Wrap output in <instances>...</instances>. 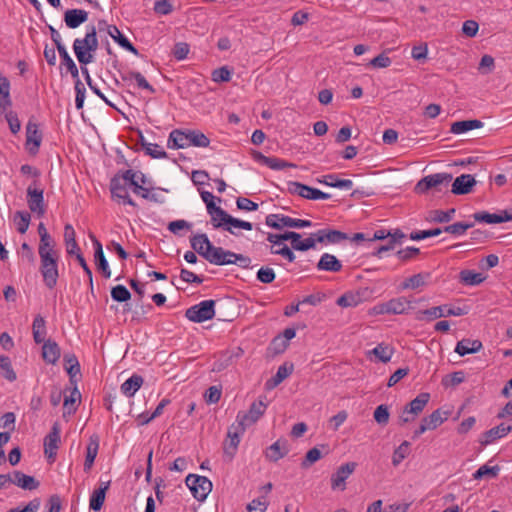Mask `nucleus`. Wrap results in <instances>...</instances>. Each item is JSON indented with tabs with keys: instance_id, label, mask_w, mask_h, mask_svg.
Masks as SVG:
<instances>
[{
	"instance_id": "1",
	"label": "nucleus",
	"mask_w": 512,
	"mask_h": 512,
	"mask_svg": "<svg viewBox=\"0 0 512 512\" xmlns=\"http://www.w3.org/2000/svg\"><path fill=\"white\" fill-rule=\"evenodd\" d=\"M97 31L94 25L87 27L85 37L77 38L73 43V50L77 60L82 65H87L93 61L92 53L98 49Z\"/></svg>"
},
{
	"instance_id": "2",
	"label": "nucleus",
	"mask_w": 512,
	"mask_h": 512,
	"mask_svg": "<svg viewBox=\"0 0 512 512\" xmlns=\"http://www.w3.org/2000/svg\"><path fill=\"white\" fill-rule=\"evenodd\" d=\"M452 180L453 176L451 173L441 172L430 174L417 182L414 191L417 194H426L431 190L434 193H441L447 191Z\"/></svg>"
},
{
	"instance_id": "3",
	"label": "nucleus",
	"mask_w": 512,
	"mask_h": 512,
	"mask_svg": "<svg viewBox=\"0 0 512 512\" xmlns=\"http://www.w3.org/2000/svg\"><path fill=\"white\" fill-rule=\"evenodd\" d=\"M466 314L465 309L461 307H449L448 305H440L431 307L426 310H420L416 313L415 318L418 321H433L441 317L463 316Z\"/></svg>"
},
{
	"instance_id": "4",
	"label": "nucleus",
	"mask_w": 512,
	"mask_h": 512,
	"mask_svg": "<svg viewBox=\"0 0 512 512\" xmlns=\"http://www.w3.org/2000/svg\"><path fill=\"white\" fill-rule=\"evenodd\" d=\"M185 483L190 489L193 497L198 501H204L212 491V482L205 476L189 474Z\"/></svg>"
},
{
	"instance_id": "5",
	"label": "nucleus",
	"mask_w": 512,
	"mask_h": 512,
	"mask_svg": "<svg viewBox=\"0 0 512 512\" xmlns=\"http://www.w3.org/2000/svg\"><path fill=\"white\" fill-rule=\"evenodd\" d=\"M265 224L273 229L282 230L284 227L304 228L310 227V220L295 219L283 214H269L265 218Z\"/></svg>"
},
{
	"instance_id": "6",
	"label": "nucleus",
	"mask_w": 512,
	"mask_h": 512,
	"mask_svg": "<svg viewBox=\"0 0 512 512\" xmlns=\"http://www.w3.org/2000/svg\"><path fill=\"white\" fill-rule=\"evenodd\" d=\"M215 301L204 300L186 310L185 316L192 322L202 323L215 316Z\"/></svg>"
},
{
	"instance_id": "7",
	"label": "nucleus",
	"mask_w": 512,
	"mask_h": 512,
	"mask_svg": "<svg viewBox=\"0 0 512 512\" xmlns=\"http://www.w3.org/2000/svg\"><path fill=\"white\" fill-rule=\"evenodd\" d=\"M59 257L44 256L40 258V272L43 277V282L49 289H53L57 285L59 278L58 271Z\"/></svg>"
},
{
	"instance_id": "8",
	"label": "nucleus",
	"mask_w": 512,
	"mask_h": 512,
	"mask_svg": "<svg viewBox=\"0 0 512 512\" xmlns=\"http://www.w3.org/2000/svg\"><path fill=\"white\" fill-rule=\"evenodd\" d=\"M267 408V404L260 398L257 401H254L248 412H239L236 417V422L242 424L245 428L256 423L261 416L265 413Z\"/></svg>"
},
{
	"instance_id": "9",
	"label": "nucleus",
	"mask_w": 512,
	"mask_h": 512,
	"mask_svg": "<svg viewBox=\"0 0 512 512\" xmlns=\"http://www.w3.org/2000/svg\"><path fill=\"white\" fill-rule=\"evenodd\" d=\"M245 430L246 428L236 421L228 428L227 438L223 443V450L224 454L229 456V459L234 457Z\"/></svg>"
},
{
	"instance_id": "10",
	"label": "nucleus",
	"mask_w": 512,
	"mask_h": 512,
	"mask_svg": "<svg viewBox=\"0 0 512 512\" xmlns=\"http://www.w3.org/2000/svg\"><path fill=\"white\" fill-rule=\"evenodd\" d=\"M129 183H123L119 178H115L114 176L110 180V192L111 196L118 203H123L124 205H130L132 207H137L135 201L130 197L128 193Z\"/></svg>"
},
{
	"instance_id": "11",
	"label": "nucleus",
	"mask_w": 512,
	"mask_h": 512,
	"mask_svg": "<svg viewBox=\"0 0 512 512\" xmlns=\"http://www.w3.org/2000/svg\"><path fill=\"white\" fill-rule=\"evenodd\" d=\"M357 464L355 462H348L341 465L335 473L331 476V488L333 490L339 489L341 491L346 488V479L355 471Z\"/></svg>"
},
{
	"instance_id": "12",
	"label": "nucleus",
	"mask_w": 512,
	"mask_h": 512,
	"mask_svg": "<svg viewBox=\"0 0 512 512\" xmlns=\"http://www.w3.org/2000/svg\"><path fill=\"white\" fill-rule=\"evenodd\" d=\"M43 189L37 188L34 184H31L27 188V203L29 209L42 216L45 213L44 209V197Z\"/></svg>"
},
{
	"instance_id": "13",
	"label": "nucleus",
	"mask_w": 512,
	"mask_h": 512,
	"mask_svg": "<svg viewBox=\"0 0 512 512\" xmlns=\"http://www.w3.org/2000/svg\"><path fill=\"white\" fill-rule=\"evenodd\" d=\"M59 443H60V428H59L58 423H54L51 428V431L44 438V454L46 455V457L49 460H51V461L55 460L57 450L59 447Z\"/></svg>"
},
{
	"instance_id": "14",
	"label": "nucleus",
	"mask_w": 512,
	"mask_h": 512,
	"mask_svg": "<svg viewBox=\"0 0 512 512\" xmlns=\"http://www.w3.org/2000/svg\"><path fill=\"white\" fill-rule=\"evenodd\" d=\"M42 141V133L39 130L38 124L29 120L26 126V146L30 154L35 155L39 151Z\"/></svg>"
},
{
	"instance_id": "15",
	"label": "nucleus",
	"mask_w": 512,
	"mask_h": 512,
	"mask_svg": "<svg viewBox=\"0 0 512 512\" xmlns=\"http://www.w3.org/2000/svg\"><path fill=\"white\" fill-rule=\"evenodd\" d=\"M476 185V180L471 174H462L453 181L451 192L455 195H466Z\"/></svg>"
},
{
	"instance_id": "16",
	"label": "nucleus",
	"mask_w": 512,
	"mask_h": 512,
	"mask_svg": "<svg viewBox=\"0 0 512 512\" xmlns=\"http://www.w3.org/2000/svg\"><path fill=\"white\" fill-rule=\"evenodd\" d=\"M473 218L477 222H483L487 224H499L511 221V217H509L508 210H503L499 214L489 213L487 211L476 212L473 214Z\"/></svg>"
},
{
	"instance_id": "17",
	"label": "nucleus",
	"mask_w": 512,
	"mask_h": 512,
	"mask_svg": "<svg viewBox=\"0 0 512 512\" xmlns=\"http://www.w3.org/2000/svg\"><path fill=\"white\" fill-rule=\"evenodd\" d=\"M90 238L93 242L94 249H95L94 257H95L97 268H98V270H100L102 272V274L105 278H110L111 271L109 269L108 262L104 256L102 244L94 235L90 234Z\"/></svg>"
},
{
	"instance_id": "18",
	"label": "nucleus",
	"mask_w": 512,
	"mask_h": 512,
	"mask_svg": "<svg viewBox=\"0 0 512 512\" xmlns=\"http://www.w3.org/2000/svg\"><path fill=\"white\" fill-rule=\"evenodd\" d=\"M88 19V12L83 9H68L64 13V22L70 29H76Z\"/></svg>"
},
{
	"instance_id": "19",
	"label": "nucleus",
	"mask_w": 512,
	"mask_h": 512,
	"mask_svg": "<svg viewBox=\"0 0 512 512\" xmlns=\"http://www.w3.org/2000/svg\"><path fill=\"white\" fill-rule=\"evenodd\" d=\"M188 130L174 129L170 132L167 147L169 149H183L189 147Z\"/></svg>"
},
{
	"instance_id": "20",
	"label": "nucleus",
	"mask_w": 512,
	"mask_h": 512,
	"mask_svg": "<svg viewBox=\"0 0 512 512\" xmlns=\"http://www.w3.org/2000/svg\"><path fill=\"white\" fill-rule=\"evenodd\" d=\"M11 483L29 491L36 490L40 485L39 481L36 480L33 476L26 475L23 472L17 470L13 471L11 474Z\"/></svg>"
},
{
	"instance_id": "21",
	"label": "nucleus",
	"mask_w": 512,
	"mask_h": 512,
	"mask_svg": "<svg viewBox=\"0 0 512 512\" xmlns=\"http://www.w3.org/2000/svg\"><path fill=\"white\" fill-rule=\"evenodd\" d=\"M289 452L287 441L277 440L265 451V457L271 462H277Z\"/></svg>"
},
{
	"instance_id": "22",
	"label": "nucleus",
	"mask_w": 512,
	"mask_h": 512,
	"mask_svg": "<svg viewBox=\"0 0 512 512\" xmlns=\"http://www.w3.org/2000/svg\"><path fill=\"white\" fill-rule=\"evenodd\" d=\"M287 185L289 193L298 195L305 199L316 200L318 189L296 181H290Z\"/></svg>"
},
{
	"instance_id": "23",
	"label": "nucleus",
	"mask_w": 512,
	"mask_h": 512,
	"mask_svg": "<svg viewBox=\"0 0 512 512\" xmlns=\"http://www.w3.org/2000/svg\"><path fill=\"white\" fill-rule=\"evenodd\" d=\"M254 159L272 170H281L286 167H296V165L293 163H289L277 157H268L260 152H256L254 154Z\"/></svg>"
},
{
	"instance_id": "24",
	"label": "nucleus",
	"mask_w": 512,
	"mask_h": 512,
	"mask_svg": "<svg viewBox=\"0 0 512 512\" xmlns=\"http://www.w3.org/2000/svg\"><path fill=\"white\" fill-rule=\"evenodd\" d=\"M316 267L319 271L339 272L342 270L343 266L341 261L338 260L336 256L329 253H324L320 257Z\"/></svg>"
},
{
	"instance_id": "25",
	"label": "nucleus",
	"mask_w": 512,
	"mask_h": 512,
	"mask_svg": "<svg viewBox=\"0 0 512 512\" xmlns=\"http://www.w3.org/2000/svg\"><path fill=\"white\" fill-rule=\"evenodd\" d=\"M511 430H512V426H509V425L506 426L505 424L502 423V424L486 431L483 434L480 443L482 445L486 446V445L492 443L493 441H495L496 439L505 437L509 432H511Z\"/></svg>"
},
{
	"instance_id": "26",
	"label": "nucleus",
	"mask_w": 512,
	"mask_h": 512,
	"mask_svg": "<svg viewBox=\"0 0 512 512\" xmlns=\"http://www.w3.org/2000/svg\"><path fill=\"white\" fill-rule=\"evenodd\" d=\"M107 33L122 48L133 53L134 55L139 54V52L135 48V46L120 32V30L117 28V26H115V25L108 26Z\"/></svg>"
},
{
	"instance_id": "27",
	"label": "nucleus",
	"mask_w": 512,
	"mask_h": 512,
	"mask_svg": "<svg viewBox=\"0 0 512 512\" xmlns=\"http://www.w3.org/2000/svg\"><path fill=\"white\" fill-rule=\"evenodd\" d=\"M204 258L211 264L223 266L229 265L231 259L225 258V250L222 247H215L211 244L208 250H205Z\"/></svg>"
},
{
	"instance_id": "28",
	"label": "nucleus",
	"mask_w": 512,
	"mask_h": 512,
	"mask_svg": "<svg viewBox=\"0 0 512 512\" xmlns=\"http://www.w3.org/2000/svg\"><path fill=\"white\" fill-rule=\"evenodd\" d=\"M109 487L110 481L101 482L100 487L93 491L90 497V509L94 511L101 510L105 501L106 491L109 489Z\"/></svg>"
},
{
	"instance_id": "29",
	"label": "nucleus",
	"mask_w": 512,
	"mask_h": 512,
	"mask_svg": "<svg viewBox=\"0 0 512 512\" xmlns=\"http://www.w3.org/2000/svg\"><path fill=\"white\" fill-rule=\"evenodd\" d=\"M42 356L43 359L50 364H55L60 358V347L55 341L48 339L43 342Z\"/></svg>"
},
{
	"instance_id": "30",
	"label": "nucleus",
	"mask_w": 512,
	"mask_h": 512,
	"mask_svg": "<svg viewBox=\"0 0 512 512\" xmlns=\"http://www.w3.org/2000/svg\"><path fill=\"white\" fill-rule=\"evenodd\" d=\"M99 449V438L96 435H93L89 439V443L86 448V457L84 462V470L89 471L95 461V458L98 454Z\"/></svg>"
},
{
	"instance_id": "31",
	"label": "nucleus",
	"mask_w": 512,
	"mask_h": 512,
	"mask_svg": "<svg viewBox=\"0 0 512 512\" xmlns=\"http://www.w3.org/2000/svg\"><path fill=\"white\" fill-rule=\"evenodd\" d=\"M482 348V342L479 340L472 339H462L459 341L455 347V352L460 356H464L466 354H472L480 351Z\"/></svg>"
},
{
	"instance_id": "32",
	"label": "nucleus",
	"mask_w": 512,
	"mask_h": 512,
	"mask_svg": "<svg viewBox=\"0 0 512 512\" xmlns=\"http://www.w3.org/2000/svg\"><path fill=\"white\" fill-rule=\"evenodd\" d=\"M388 302L389 314L399 315L411 308L412 301L404 296L390 299Z\"/></svg>"
},
{
	"instance_id": "33",
	"label": "nucleus",
	"mask_w": 512,
	"mask_h": 512,
	"mask_svg": "<svg viewBox=\"0 0 512 512\" xmlns=\"http://www.w3.org/2000/svg\"><path fill=\"white\" fill-rule=\"evenodd\" d=\"M121 79L124 82H131L135 80L138 88L148 90L150 93H155V89L149 84L145 77L138 71H127L121 74Z\"/></svg>"
},
{
	"instance_id": "34",
	"label": "nucleus",
	"mask_w": 512,
	"mask_h": 512,
	"mask_svg": "<svg viewBox=\"0 0 512 512\" xmlns=\"http://www.w3.org/2000/svg\"><path fill=\"white\" fill-rule=\"evenodd\" d=\"M483 127V122L477 119L463 120L452 123L450 132L453 134H462L467 131Z\"/></svg>"
},
{
	"instance_id": "35",
	"label": "nucleus",
	"mask_w": 512,
	"mask_h": 512,
	"mask_svg": "<svg viewBox=\"0 0 512 512\" xmlns=\"http://www.w3.org/2000/svg\"><path fill=\"white\" fill-rule=\"evenodd\" d=\"M318 182L339 189L349 190L353 187V182L350 179H338L336 174L325 175Z\"/></svg>"
},
{
	"instance_id": "36",
	"label": "nucleus",
	"mask_w": 512,
	"mask_h": 512,
	"mask_svg": "<svg viewBox=\"0 0 512 512\" xmlns=\"http://www.w3.org/2000/svg\"><path fill=\"white\" fill-rule=\"evenodd\" d=\"M142 384V376L133 374L121 385V392L127 397H132L140 389Z\"/></svg>"
},
{
	"instance_id": "37",
	"label": "nucleus",
	"mask_w": 512,
	"mask_h": 512,
	"mask_svg": "<svg viewBox=\"0 0 512 512\" xmlns=\"http://www.w3.org/2000/svg\"><path fill=\"white\" fill-rule=\"evenodd\" d=\"M293 372V364H283L278 367L276 374L266 382L268 388H274L289 377Z\"/></svg>"
},
{
	"instance_id": "38",
	"label": "nucleus",
	"mask_w": 512,
	"mask_h": 512,
	"mask_svg": "<svg viewBox=\"0 0 512 512\" xmlns=\"http://www.w3.org/2000/svg\"><path fill=\"white\" fill-rule=\"evenodd\" d=\"M190 244L192 249L204 258L205 250H208L212 243L208 236L202 233L191 237Z\"/></svg>"
},
{
	"instance_id": "39",
	"label": "nucleus",
	"mask_w": 512,
	"mask_h": 512,
	"mask_svg": "<svg viewBox=\"0 0 512 512\" xmlns=\"http://www.w3.org/2000/svg\"><path fill=\"white\" fill-rule=\"evenodd\" d=\"M57 50L61 58V65L66 67L67 71L71 74L73 78H79L78 68L73 59L68 54L65 46H59Z\"/></svg>"
},
{
	"instance_id": "40",
	"label": "nucleus",
	"mask_w": 512,
	"mask_h": 512,
	"mask_svg": "<svg viewBox=\"0 0 512 512\" xmlns=\"http://www.w3.org/2000/svg\"><path fill=\"white\" fill-rule=\"evenodd\" d=\"M32 332L34 341L37 344H40L45 341L46 336V322L45 319L41 315H37L34 318L32 324Z\"/></svg>"
},
{
	"instance_id": "41",
	"label": "nucleus",
	"mask_w": 512,
	"mask_h": 512,
	"mask_svg": "<svg viewBox=\"0 0 512 512\" xmlns=\"http://www.w3.org/2000/svg\"><path fill=\"white\" fill-rule=\"evenodd\" d=\"M449 412H442L441 409L433 411L429 416L424 417L422 420L425 422L430 430L436 429L444 421L448 419Z\"/></svg>"
},
{
	"instance_id": "42",
	"label": "nucleus",
	"mask_w": 512,
	"mask_h": 512,
	"mask_svg": "<svg viewBox=\"0 0 512 512\" xmlns=\"http://www.w3.org/2000/svg\"><path fill=\"white\" fill-rule=\"evenodd\" d=\"M430 400V394L427 392L420 393L416 398L410 401L406 406L412 414L418 416L425 408Z\"/></svg>"
},
{
	"instance_id": "43",
	"label": "nucleus",
	"mask_w": 512,
	"mask_h": 512,
	"mask_svg": "<svg viewBox=\"0 0 512 512\" xmlns=\"http://www.w3.org/2000/svg\"><path fill=\"white\" fill-rule=\"evenodd\" d=\"M429 278V274L418 273L411 277L406 278L401 283V289H418L426 285V279Z\"/></svg>"
},
{
	"instance_id": "44",
	"label": "nucleus",
	"mask_w": 512,
	"mask_h": 512,
	"mask_svg": "<svg viewBox=\"0 0 512 512\" xmlns=\"http://www.w3.org/2000/svg\"><path fill=\"white\" fill-rule=\"evenodd\" d=\"M486 279L482 273H477L472 270H462L460 272V280L465 285H479Z\"/></svg>"
},
{
	"instance_id": "45",
	"label": "nucleus",
	"mask_w": 512,
	"mask_h": 512,
	"mask_svg": "<svg viewBox=\"0 0 512 512\" xmlns=\"http://www.w3.org/2000/svg\"><path fill=\"white\" fill-rule=\"evenodd\" d=\"M0 370L1 375L9 382H14L17 379L11 360L6 355H0Z\"/></svg>"
},
{
	"instance_id": "46",
	"label": "nucleus",
	"mask_w": 512,
	"mask_h": 512,
	"mask_svg": "<svg viewBox=\"0 0 512 512\" xmlns=\"http://www.w3.org/2000/svg\"><path fill=\"white\" fill-rule=\"evenodd\" d=\"M141 146L145 149L146 154L155 159H163L167 157L166 151H164L158 144L148 143L144 137L140 135Z\"/></svg>"
},
{
	"instance_id": "47",
	"label": "nucleus",
	"mask_w": 512,
	"mask_h": 512,
	"mask_svg": "<svg viewBox=\"0 0 512 512\" xmlns=\"http://www.w3.org/2000/svg\"><path fill=\"white\" fill-rule=\"evenodd\" d=\"M189 146L195 147H208L210 144V139L202 133L200 130H189Z\"/></svg>"
},
{
	"instance_id": "48",
	"label": "nucleus",
	"mask_w": 512,
	"mask_h": 512,
	"mask_svg": "<svg viewBox=\"0 0 512 512\" xmlns=\"http://www.w3.org/2000/svg\"><path fill=\"white\" fill-rule=\"evenodd\" d=\"M410 453V443L403 441L393 452L392 464L398 466Z\"/></svg>"
},
{
	"instance_id": "49",
	"label": "nucleus",
	"mask_w": 512,
	"mask_h": 512,
	"mask_svg": "<svg viewBox=\"0 0 512 512\" xmlns=\"http://www.w3.org/2000/svg\"><path fill=\"white\" fill-rule=\"evenodd\" d=\"M269 252L272 255H279L282 256L285 260H287L290 263H293L296 259V255L294 254L291 247L287 246L286 244H282L281 246H270Z\"/></svg>"
},
{
	"instance_id": "50",
	"label": "nucleus",
	"mask_w": 512,
	"mask_h": 512,
	"mask_svg": "<svg viewBox=\"0 0 512 512\" xmlns=\"http://www.w3.org/2000/svg\"><path fill=\"white\" fill-rule=\"evenodd\" d=\"M361 302V297L358 293H345L340 296L336 303L343 308L356 307Z\"/></svg>"
},
{
	"instance_id": "51",
	"label": "nucleus",
	"mask_w": 512,
	"mask_h": 512,
	"mask_svg": "<svg viewBox=\"0 0 512 512\" xmlns=\"http://www.w3.org/2000/svg\"><path fill=\"white\" fill-rule=\"evenodd\" d=\"M10 83L6 77H0V107L6 108L11 105Z\"/></svg>"
},
{
	"instance_id": "52",
	"label": "nucleus",
	"mask_w": 512,
	"mask_h": 512,
	"mask_svg": "<svg viewBox=\"0 0 512 512\" xmlns=\"http://www.w3.org/2000/svg\"><path fill=\"white\" fill-rule=\"evenodd\" d=\"M371 353L373 355H375V357L383 362V363H387L391 360V357L393 355V349L390 348L389 346L387 345H384L383 343L381 344H378L372 351Z\"/></svg>"
},
{
	"instance_id": "53",
	"label": "nucleus",
	"mask_w": 512,
	"mask_h": 512,
	"mask_svg": "<svg viewBox=\"0 0 512 512\" xmlns=\"http://www.w3.org/2000/svg\"><path fill=\"white\" fill-rule=\"evenodd\" d=\"M232 228H241V229L250 231V230H252L253 225H252V223H250L248 221L240 220L238 218H234V217L230 216L228 218L226 226H224L223 229L228 231L231 234H235V232L233 231Z\"/></svg>"
},
{
	"instance_id": "54",
	"label": "nucleus",
	"mask_w": 512,
	"mask_h": 512,
	"mask_svg": "<svg viewBox=\"0 0 512 512\" xmlns=\"http://www.w3.org/2000/svg\"><path fill=\"white\" fill-rule=\"evenodd\" d=\"M31 216L27 211H17L15 213V221L17 225V231L24 234L29 227Z\"/></svg>"
},
{
	"instance_id": "55",
	"label": "nucleus",
	"mask_w": 512,
	"mask_h": 512,
	"mask_svg": "<svg viewBox=\"0 0 512 512\" xmlns=\"http://www.w3.org/2000/svg\"><path fill=\"white\" fill-rule=\"evenodd\" d=\"M111 298L116 302H127L131 293L124 285L119 284L111 289Z\"/></svg>"
},
{
	"instance_id": "56",
	"label": "nucleus",
	"mask_w": 512,
	"mask_h": 512,
	"mask_svg": "<svg viewBox=\"0 0 512 512\" xmlns=\"http://www.w3.org/2000/svg\"><path fill=\"white\" fill-rule=\"evenodd\" d=\"M474 223L472 222H456L446 226L442 231L453 234L463 235L468 229L472 228Z\"/></svg>"
},
{
	"instance_id": "57",
	"label": "nucleus",
	"mask_w": 512,
	"mask_h": 512,
	"mask_svg": "<svg viewBox=\"0 0 512 512\" xmlns=\"http://www.w3.org/2000/svg\"><path fill=\"white\" fill-rule=\"evenodd\" d=\"M256 278L259 282H261L263 284H270L275 280L276 274L271 267L262 266L257 271Z\"/></svg>"
},
{
	"instance_id": "58",
	"label": "nucleus",
	"mask_w": 512,
	"mask_h": 512,
	"mask_svg": "<svg viewBox=\"0 0 512 512\" xmlns=\"http://www.w3.org/2000/svg\"><path fill=\"white\" fill-rule=\"evenodd\" d=\"M373 417H374V420L381 426H385L388 424L389 422V417H390V413H389V408L387 405L385 404H381L379 405L375 411H374V414H373Z\"/></svg>"
},
{
	"instance_id": "59",
	"label": "nucleus",
	"mask_w": 512,
	"mask_h": 512,
	"mask_svg": "<svg viewBox=\"0 0 512 512\" xmlns=\"http://www.w3.org/2000/svg\"><path fill=\"white\" fill-rule=\"evenodd\" d=\"M500 468L498 465L493 467H489L488 465H482L476 472L473 474L474 479L479 480L484 476H489L491 478H495L498 476Z\"/></svg>"
},
{
	"instance_id": "60",
	"label": "nucleus",
	"mask_w": 512,
	"mask_h": 512,
	"mask_svg": "<svg viewBox=\"0 0 512 512\" xmlns=\"http://www.w3.org/2000/svg\"><path fill=\"white\" fill-rule=\"evenodd\" d=\"M230 216V214H228L225 210H223L220 207L218 208L214 216H211V223L214 228H223L224 226H226V223Z\"/></svg>"
},
{
	"instance_id": "61",
	"label": "nucleus",
	"mask_w": 512,
	"mask_h": 512,
	"mask_svg": "<svg viewBox=\"0 0 512 512\" xmlns=\"http://www.w3.org/2000/svg\"><path fill=\"white\" fill-rule=\"evenodd\" d=\"M322 456L323 455H322V452L320 451V449L317 447H314L306 453L305 459L302 461L301 466L303 468H308L312 464H314L315 462L320 460L322 458Z\"/></svg>"
},
{
	"instance_id": "62",
	"label": "nucleus",
	"mask_w": 512,
	"mask_h": 512,
	"mask_svg": "<svg viewBox=\"0 0 512 512\" xmlns=\"http://www.w3.org/2000/svg\"><path fill=\"white\" fill-rule=\"evenodd\" d=\"M326 243H340L341 241L349 239V236L339 230L326 229L325 233Z\"/></svg>"
},
{
	"instance_id": "63",
	"label": "nucleus",
	"mask_w": 512,
	"mask_h": 512,
	"mask_svg": "<svg viewBox=\"0 0 512 512\" xmlns=\"http://www.w3.org/2000/svg\"><path fill=\"white\" fill-rule=\"evenodd\" d=\"M114 177L119 178L123 183H129V187L138 182V173L131 169L119 171L114 175Z\"/></svg>"
},
{
	"instance_id": "64",
	"label": "nucleus",
	"mask_w": 512,
	"mask_h": 512,
	"mask_svg": "<svg viewBox=\"0 0 512 512\" xmlns=\"http://www.w3.org/2000/svg\"><path fill=\"white\" fill-rule=\"evenodd\" d=\"M268 507V501L266 500V496L263 495L257 499L252 500L247 505V510L249 512H265Z\"/></svg>"
}]
</instances>
